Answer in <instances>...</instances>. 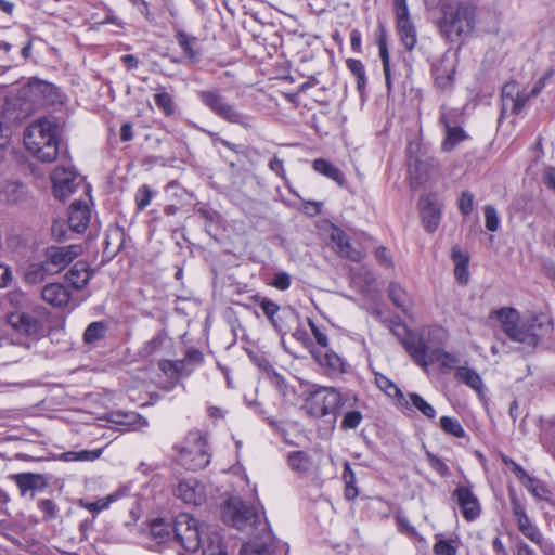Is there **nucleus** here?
Instances as JSON below:
<instances>
[{
    "label": "nucleus",
    "instance_id": "ea45409f",
    "mask_svg": "<svg viewBox=\"0 0 555 555\" xmlns=\"http://www.w3.org/2000/svg\"><path fill=\"white\" fill-rule=\"evenodd\" d=\"M519 86L516 81L506 82L501 91L502 113L508 111L509 103L519 94Z\"/></svg>",
    "mask_w": 555,
    "mask_h": 555
},
{
    "label": "nucleus",
    "instance_id": "39448f33",
    "mask_svg": "<svg viewBox=\"0 0 555 555\" xmlns=\"http://www.w3.org/2000/svg\"><path fill=\"white\" fill-rule=\"evenodd\" d=\"M179 463L188 469L201 470L210 463L207 437L198 430L190 431L181 446L176 447Z\"/></svg>",
    "mask_w": 555,
    "mask_h": 555
},
{
    "label": "nucleus",
    "instance_id": "c85d7f7f",
    "mask_svg": "<svg viewBox=\"0 0 555 555\" xmlns=\"http://www.w3.org/2000/svg\"><path fill=\"white\" fill-rule=\"evenodd\" d=\"M397 28L401 42L409 51H411L417 42V35L410 17L397 18Z\"/></svg>",
    "mask_w": 555,
    "mask_h": 555
},
{
    "label": "nucleus",
    "instance_id": "e2e57ef3",
    "mask_svg": "<svg viewBox=\"0 0 555 555\" xmlns=\"http://www.w3.org/2000/svg\"><path fill=\"white\" fill-rule=\"evenodd\" d=\"M164 337L162 335H156L150 341H147L143 348V352L145 356H151L155 351H157L163 345Z\"/></svg>",
    "mask_w": 555,
    "mask_h": 555
},
{
    "label": "nucleus",
    "instance_id": "7ed1b4c3",
    "mask_svg": "<svg viewBox=\"0 0 555 555\" xmlns=\"http://www.w3.org/2000/svg\"><path fill=\"white\" fill-rule=\"evenodd\" d=\"M438 28L442 37L455 42L469 36L475 28L476 7L468 2L442 0Z\"/></svg>",
    "mask_w": 555,
    "mask_h": 555
},
{
    "label": "nucleus",
    "instance_id": "3c124183",
    "mask_svg": "<svg viewBox=\"0 0 555 555\" xmlns=\"http://www.w3.org/2000/svg\"><path fill=\"white\" fill-rule=\"evenodd\" d=\"M52 235L56 241H66L69 238L68 233L72 232L65 221H55L51 229Z\"/></svg>",
    "mask_w": 555,
    "mask_h": 555
},
{
    "label": "nucleus",
    "instance_id": "4d7b16f0",
    "mask_svg": "<svg viewBox=\"0 0 555 555\" xmlns=\"http://www.w3.org/2000/svg\"><path fill=\"white\" fill-rule=\"evenodd\" d=\"M260 307L263 313L268 317L273 325H275L274 315L279 312L280 307L268 298H262L260 300Z\"/></svg>",
    "mask_w": 555,
    "mask_h": 555
},
{
    "label": "nucleus",
    "instance_id": "79ce46f5",
    "mask_svg": "<svg viewBox=\"0 0 555 555\" xmlns=\"http://www.w3.org/2000/svg\"><path fill=\"white\" fill-rule=\"evenodd\" d=\"M176 38L179 46L190 59H195L197 56V52L194 49L197 42L195 37H190L184 31L179 30L176 34Z\"/></svg>",
    "mask_w": 555,
    "mask_h": 555
},
{
    "label": "nucleus",
    "instance_id": "de8ad7c7",
    "mask_svg": "<svg viewBox=\"0 0 555 555\" xmlns=\"http://www.w3.org/2000/svg\"><path fill=\"white\" fill-rule=\"evenodd\" d=\"M433 354H434V361L435 360L439 361L443 367L452 369L459 362V359L454 354L444 352L440 349L434 350Z\"/></svg>",
    "mask_w": 555,
    "mask_h": 555
},
{
    "label": "nucleus",
    "instance_id": "6ab92c4d",
    "mask_svg": "<svg viewBox=\"0 0 555 555\" xmlns=\"http://www.w3.org/2000/svg\"><path fill=\"white\" fill-rule=\"evenodd\" d=\"M513 472L516 476V478L526 487V489L537 499L548 501L551 498V492L548 488L541 482L540 480H537L532 477H530L526 470L515 463L514 461H509Z\"/></svg>",
    "mask_w": 555,
    "mask_h": 555
},
{
    "label": "nucleus",
    "instance_id": "a19ab883",
    "mask_svg": "<svg viewBox=\"0 0 555 555\" xmlns=\"http://www.w3.org/2000/svg\"><path fill=\"white\" fill-rule=\"evenodd\" d=\"M154 101L157 107L166 115L171 116L176 112V105L172 96L166 92L160 91L154 95Z\"/></svg>",
    "mask_w": 555,
    "mask_h": 555
},
{
    "label": "nucleus",
    "instance_id": "774afa93",
    "mask_svg": "<svg viewBox=\"0 0 555 555\" xmlns=\"http://www.w3.org/2000/svg\"><path fill=\"white\" fill-rule=\"evenodd\" d=\"M516 555H538L526 542L518 541L515 544Z\"/></svg>",
    "mask_w": 555,
    "mask_h": 555
},
{
    "label": "nucleus",
    "instance_id": "680f3d73",
    "mask_svg": "<svg viewBox=\"0 0 555 555\" xmlns=\"http://www.w3.org/2000/svg\"><path fill=\"white\" fill-rule=\"evenodd\" d=\"M378 50L383 63V69H387L388 67H390V56L387 48V42L384 36H380L378 38Z\"/></svg>",
    "mask_w": 555,
    "mask_h": 555
},
{
    "label": "nucleus",
    "instance_id": "5fc2aeb1",
    "mask_svg": "<svg viewBox=\"0 0 555 555\" xmlns=\"http://www.w3.org/2000/svg\"><path fill=\"white\" fill-rule=\"evenodd\" d=\"M309 327L314 336L315 341L322 348H327L328 337L311 319L308 320Z\"/></svg>",
    "mask_w": 555,
    "mask_h": 555
},
{
    "label": "nucleus",
    "instance_id": "b1692460",
    "mask_svg": "<svg viewBox=\"0 0 555 555\" xmlns=\"http://www.w3.org/2000/svg\"><path fill=\"white\" fill-rule=\"evenodd\" d=\"M451 259L454 263V275L460 284H466L469 280L468 262L469 255L460 246L451 249Z\"/></svg>",
    "mask_w": 555,
    "mask_h": 555
},
{
    "label": "nucleus",
    "instance_id": "f704fd0d",
    "mask_svg": "<svg viewBox=\"0 0 555 555\" xmlns=\"http://www.w3.org/2000/svg\"><path fill=\"white\" fill-rule=\"evenodd\" d=\"M102 454L101 449L96 450H81V451H68L63 453L62 457L68 462H93L98 460Z\"/></svg>",
    "mask_w": 555,
    "mask_h": 555
},
{
    "label": "nucleus",
    "instance_id": "69168bd1",
    "mask_svg": "<svg viewBox=\"0 0 555 555\" xmlns=\"http://www.w3.org/2000/svg\"><path fill=\"white\" fill-rule=\"evenodd\" d=\"M347 67L356 77L365 74L364 65L359 60L349 59L347 61Z\"/></svg>",
    "mask_w": 555,
    "mask_h": 555
},
{
    "label": "nucleus",
    "instance_id": "2eb2a0df",
    "mask_svg": "<svg viewBox=\"0 0 555 555\" xmlns=\"http://www.w3.org/2000/svg\"><path fill=\"white\" fill-rule=\"evenodd\" d=\"M56 198L64 201L73 194L78 185L76 172L66 167H56L51 176Z\"/></svg>",
    "mask_w": 555,
    "mask_h": 555
},
{
    "label": "nucleus",
    "instance_id": "13d9d810",
    "mask_svg": "<svg viewBox=\"0 0 555 555\" xmlns=\"http://www.w3.org/2000/svg\"><path fill=\"white\" fill-rule=\"evenodd\" d=\"M474 196L470 192H463L459 201V209L464 216L473 211Z\"/></svg>",
    "mask_w": 555,
    "mask_h": 555
},
{
    "label": "nucleus",
    "instance_id": "412c9836",
    "mask_svg": "<svg viewBox=\"0 0 555 555\" xmlns=\"http://www.w3.org/2000/svg\"><path fill=\"white\" fill-rule=\"evenodd\" d=\"M313 358L324 369L327 374L338 375L347 372V362L332 350L312 351Z\"/></svg>",
    "mask_w": 555,
    "mask_h": 555
},
{
    "label": "nucleus",
    "instance_id": "393cba45",
    "mask_svg": "<svg viewBox=\"0 0 555 555\" xmlns=\"http://www.w3.org/2000/svg\"><path fill=\"white\" fill-rule=\"evenodd\" d=\"M92 271L85 261L76 262L65 278L75 289H82L92 276Z\"/></svg>",
    "mask_w": 555,
    "mask_h": 555
},
{
    "label": "nucleus",
    "instance_id": "dca6fc26",
    "mask_svg": "<svg viewBox=\"0 0 555 555\" xmlns=\"http://www.w3.org/2000/svg\"><path fill=\"white\" fill-rule=\"evenodd\" d=\"M513 515L516 519L517 527L519 531L528 538L531 542L535 543L540 547L544 545V539L540 530L535 525L531 522L529 517L526 514L524 506L517 501V499L513 498L511 500Z\"/></svg>",
    "mask_w": 555,
    "mask_h": 555
},
{
    "label": "nucleus",
    "instance_id": "9b49d317",
    "mask_svg": "<svg viewBox=\"0 0 555 555\" xmlns=\"http://www.w3.org/2000/svg\"><path fill=\"white\" fill-rule=\"evenodd\" d=\"M455 117L456 112L448 111L444 106L441 108L440 122L446 133L441 147L444 152H451L457 144L469 138L465 130L456 125Z\"/></svg>",
    "mask_w": 555,
    "mask_h": 555
},
{
    "label": "nucleus",
    "instance_id": "0eeeda50",
    "mask_svg": "<svg viewBox=\"0 0 555 555\" xmlns=\"http://www.w3.org/2000/svg\"><path fill=\"white\" fill-rule=\"evenodd\" d=\"M341 395L333 387H320L307 399V409L312 416L322 417L332 414L340 405Z\"/></svg>",
    "mask_w": 555,
    "mask_h": 555
},
{
    "label": "nucleus",
    "instance_id": "423d86ee",
    "mask_svg": "<svg viewBox=\"0 0 555 555\" xmlns=\"http://www.w3.org/2000/svg\"><path fill=\"white\" fill-rule=\"evenodd\" d=\"M199 100L216 115L224 120L248 127V118L240 113L233 105L228 103L225 99L217 90H202L197 92Z\"/></svg>",
    "mask_w": 555,
    "mask_h": 555
},
{
    "label": "nucleus",
    "instance_id": "6e6d98bb",
    "mask_svg": "<svg viewBox=\"0 0 555 555\" xmlns=\"http://www.w3.org/2000/svg\"><path fill=\"white\" fill-rule=\"evenodd\" d=\"M530 95H527L522 92H519V94L509 103L508 111L513 115H518L529 101Z\"/></svg>",
    "mask_w": 555,
    "mask_h": 555
},
{
    "label": "nucleus",
    "instance_id": "49530a36",
    "mask_svg": "<svg viewBox=\"0 0 555 555\" xmlns=\"http://www.w3.org/2000/svg\"><path fill=\"white\" fill-rule=\"evenodd\" d=\"M487 230L496 232L500 228V218L496 209L492 205H486L483 208Z\"/></svg>",
    "mask_w": 555,
    "mask_h": 555
},
{
    "label": "nucleus",
    "instance_id": "a18cd8bd",
    "mask_svg": "<svg viewBox=\"0 0 555 555\" xmlns=\"http://www.w3.org/2000/svg\"><path fill=\"white\" fill-rule=\"evenodd\" d=\"M409 397L413 406H415L425 416L428 418H434L436 416V410L420 395L410 393Z\"/></svg>",
    "mask_w": 555,
    "mask_h": 555
},
{
    "label": "nucleus",
    "instance_id": "1a4fd4ad",
    "mask_svg": "<svg viewBox=\"0 0 555 555\" xmlns=\"http://www.w3.org/2000/svg\"><path fill=\"white\" fill-rule=\"evenodd\" d=\"M202 555H228L221 544V537L218 532H211L206 542H202ZM273 550L267 543L248 542L241 548V555H272Z\"/></svg>",
    "mask_w": 555,
    "mask_h": 555
},
{
    "label": "nucleus",
    "instance_id": "bf43d9fd",
    "mask_svg": "<svg viewBox=\"0 0 555 555\" xmlns=\"http://www.w3.org/2000/svg\"><path fill=\"white\" fill-rule=\"evenodd\" d=\"M271 284L280 291H285L291 286V276L286 272L275 273Z\"/></svg>",
    "mask_w": 555,
    "mask_h": 555
},
{
    "label": "nucleus",
    "instance_id": "a211bd4d",
    "mask_svg": "<svg viewBox=\"0 0 555 555\" xmlns=\"http://www.w3.org/2000/svg\"><path fill=\"white\" fill-rule=\"evenodd\" d=\"M455 69L456 61L450 55H443L434 66L435 82L440 90H449L452 88Z\"/></svg>",
    "mask_w": 555,
    "mask_h": 555
},
{
    "label": "nucleus",
    "instance_id": "9d476101",
    "mask_svg": "<svg viewBox=\"0 0 555 555\" xmlns=\"http://www.w3.org/2000/svg\"><path fill=\"white\" fill-rule=\"evenodd\" d=\"M83 253L80 244H72L68 246H50L46 250L47 266L52 272L59 273L70 264L76 258Z\"/></svg>",
    "mask_w": 555,
    "mask_h": 555
},
{
    "label": "nucleus",
    "instance_id": "4468645a",
    "mask_svg": "<svg viewBox=\"0 0 555 555\" xmlns=\"http://www.w3.org/2000/svg\"><path fill=\"white\" fill-rule=\"evenodd\" d=\"M330 241L332 248L343 258L360 262L365 256L361 248L351 245L348 235L337 227L331 228Z\"/></svg>",
    "mask_w": 555,
    "mask_h": 555
},
{
    "label": "nucleus",
    "instance_id": "c756f323",
    "mask_svg": "<svg viewBox=\"0 0 555 555\" xmlns=\"http://www.w3.org/2000/svg\"><path fill=\"white\" fill-rule=\"evenodd\" d=\"M388 295L392 304L408 313L412 308V301L406 291L397 282H391L388 286Z\"/></svg>",
    "mask_w": 555,
    "mask_h": 555
},
{
    "label": "nucleus",
    "instance_id": "338daca9",
    "mask_svg": "<svg viewBox=\"0 0 555 555\" xmlns=\"http://www.w3.org/2000/svg\"><path fill=\"white\" fill-rule=\"evenodd\" d=\"M39 508L49 518L55 516V504L51 500H41L39 502Z\"/></svg>",
    "mask_w": 555,
    "mask_h": 555
},
{
    "label": "nucleus",
    "instance_id": "4c0bfd02",
    "mask_svg": "<svg viewBox=\"0 0 555 555\" xmlns=\"http://www.w3.org/2000/svg\"><path fill=\"white\" fill-rule=\"evenodd\" d=\"M106 333V325L103 322H92L88 325L83 333V341L86 344H93L104 338Z\"/></svg>",
    "mask_w": 555,
    "mask_h": 555
},
{
    "label": "nucleus",
    "instance_id": "c03bdc74",
    "mask_svg": "<svg viewBox=\"0 0 555 555\" xmlns=\"http://www.w3.org/2000/svg\"><path fill=\"white\" fill-rule=\"evenodd\" d=\"M158 366L166 375L183 374L185 372V360H162Z\"/></svg>",
    "mask_w": 555,
    "mask_h": 555
},
{
    "label": "nucleus",
    "instance_id": "37998d69",
    "mask_svg": "<svg viewBox=\"0 0 555 555\" xmlns=\"http://www.w3.org/2000/svg\"><path fill=\"white\" fill-rule=\"evenodd\" d=\"M41 481L40 475L35 474H20L16 476V482L20 487L22 493H25L29 490L37 489Z\"/></svg>",
    "mask_w": 555,
    "mask_h": 555
},
{
    "label": "nucleus",
    "instance_id": "c9c22d12",
    "mask_svg": "<svg viewBox=\"0 0 555 555\" xmlns=\"http://www.w3.org/2000/svg\"><path fill=\"white\" fill-rule=\"evenodd\" d=\"M375 384L388 397L403 399L402 391L398 388V386L393 382H391L385 375H383L380 373H376L375 374Z\"/></svg>",
    "mask_w": 555,
    "mask_h": 555
},
{
    "label": "nucleus",
    "instance_id": "2f4dec72",
    "mask_svg": "<svg viewBox=\"0 0 555 555\" xmlns=\"http://www.w3.org/2000/svg\"><path fill=\"white\" fill-rule=\"evenodd\" d=\"M124 492H125V490L117 491V492L112 493L105 498L99 499L94 502L80 500L79 506H81V507L88 509L89 512H91L92 514L96 515L101 511L107 508L111 505V503L115 502L118 498L124 495Z\"/></svg>",
    "mask_w": 555,
    "mask_h": 555
},
{
    "label": "nucleus",
    "instance_id": "f257e3e1",
    "mask_svg": "<svg viewBox=\"0 0 555 555\" xmlns=\"http://www.w3.org/2000/svg\"><path fill=\"white\" fill-rule=\"evenodd\" d=\"M494 313L504 334L512 341L519 344L520 349L528 353L532 352L541 339L552 332V319L543 312L520 315L516 309L505 307Z\"/></svg>",
    "mask_w": 555,
    "mask_h": 555
},
{
    "label": "nucleus",
    "instance_id": "bb28decb",
    "mask_svg": "<svg viewBox=\"0 0 555 555\" xmlns=\"http://www.w3.org/2000/svg\"><path fill=\"white\" fill-rule=\"evenodd\" d=\"M421 215L425 229L430 233L435 232L439 225L441 217L439 206L437 204L430 203L428 201L424 202L422 199Z\"/></svg>",
    "mask_w": 555,
    "mask_h": 555
},
{
    "label": "nucleus",
    "instance_id": "5701e85b",
    "mask_svg": "<svg viewBox=\"0 0 555 555\" xmlns=\"http://www.w3.org/2000/svg\"><path fill=\"white\" fill-rule=\"evenodd\" d=\"M42 299L54 308H63L69 304L72 294L61 283H50L41 291Z\"/></svg>",
    "mask_w": 555,
    "mask_h": 555
},
{
    "label": "nucleus",
    "instance_id": "aec40b11",
    "mask_svg": "<svg viewBox=\"0 0 555 555\" xmlns=\"http://www.w3.org/2000/svg\"><path fill=\"white\" fill-rule=\"evenodd\" d=\"M9 324L20 334L36 336L41 328L40 322L25 312H13L8 317Z\"/></svg>",
    "mask_w": 555,
    "mask_h": 555
},
{
    "label": "nucleus",
    "instance_id": "8fccbe9b",
    "mask_svg": "<svg viewBox=\"0 0 555 555\" xmlns=\"http://www.w3.org/2000/svg\"><path fill=\"white\" fill-rule=\"evenodd\" d=\"M152 199V191L147 185H142L138 189L135 194V203L140 210L147 207Z\"/></svg>",
    "mask_w": 555,
    "mask_h": 555
},
{
    "label": "nucleus",
    "instance_id": "72a5a7b5",
    "mask_svg": "<svg viewBox=\"0 0 555 555\" xmlns=\"http://www.w3.org/2000/svg\"><path fill=\"white\" fill-rule=\"evenodd\" d=\"M288 464L291 468L297 473H307L313 467L311 457L304 451L289 453Z\"/></svg>",
    "mask_w": 555,
    "mask_h": 555
},
{
    "label": "nucleus",
    "instance_id": "cd10ccee",
    "mask_svg": "<svg viewBox=\"0 0 555 555\" xmlns=\"http://www.w3.org/2000/svg\"><path fill=\"white\" fill-rule=\"evenodd\" d=\"M313 169L320 175L333 180L338 185L343 186L346 183L345 175L341 170L324 158H317L313 160Z\"/></svg>",
    "mask_w": 555,
    "mask_h": 555
},
{
    "label": "nucleus",
    "instance_id": "58836bf2",
    "mask_svg": "<svg viewBox=\"0 0 555 555\" xmlns=\"http://www.w3.org/2000/svg\"><path fill=\"white\" fill-rule=\"evenodd\" d=\"M440 427L446 434L452 435L456 438H464L466 436L465 429L454 417L442 416L440 418Z\"/></svg>",
    "mask_w": 555,
    "mask_h": 555
},
{
    "label": "nucleus",
    "instance_id": "f03ea898",
    "mask_svg": "<svg viewBox=\"0 0 555 555\" xmlns=\"http://www.w3.org/2000/svg\"><path fill=\"white\" fill-rule=\"evenodd\" d=\"M24 143L26 150L38 160L54 162L59 155V124L52 117L34 120L25 130Z\"/></svg>",
    "mask_w": 555,
    "mask_h": 555
},
{
    "label": "nucleus",
    "instance_id": "20e7f679",
    "mask_svg": "<svg viewBox=\"0 0 555 555\" xmlns=\"http://www.w3.org/2000/svg\"><path fill=\"white\" fill-rule=\"evenodd\" d=\"M223 517L227 522L241 531H247L250 534L260 533L264 540L257 542L260 544L267 543L274 551L275 546L269 531V525L255 506L247 505L240 498L232 496L227 501Z\"/></svg>",
    "mask_w": 555,
    "mask_h": 555
},
{
    "label": "nucleus",
    "instance_id": "0e129e2a",
    "mask_svg": "<svg viewBox=\"0 0 555 555\" xmlns=\"http://www.w3.org/2000/svg\"><path fill=\"white\" fill-rule=\"evenodd\" d=\"M269 168L272 172L280 176L281 178H285L284 163L278 156H273L269 162Z\"/></svg>",
    "mask_w": 555,
    "mask_h": 555
},
{
    "label": "nucleus",
    "instance_id": "f8f14e48",
    "mask_svg": "<svg viewBox=\"0 0 555 555\" xmlns=\"http://www.w3.org/2000/svg\"><path fill=\"white\" fill-rule=\"evenodd\" d=\"M438 163L431 156L411 157L409 160V179L412 189H420L429 181Z\"/></svg>",
    "mask_w": 555,
    "mask_h": 555
},
{
    "label": "nucleus",
    "instance_id": "09e8293b",
    "mask_svg": "<svg viewBox=\"0 0 555 555\" xmlns=\"http://www.w3.org/2000/svg\"><path fill=\"white\" fill-rule=\"evenodd\" d=\"M362 421V414L359 411H348L341 421L343 429H353L359 426Z\"/></svg>",
    "mask_w": 555,
    "mask_h": 555
},
{
    "label": "nucleus",
    "instance_id": "7c9ffc66",
    "mask_svg": "<svg viewBox=\"0 0 555 555\" xmlns=\"http://www.w3.org/2000/svg\"><path fill=\"white\" fill-rule=\"evenodd\" d=\"M454 376L459 382L464 383L477 392H481L483 389V382L480 375L468 366H457Z\"/></svg>",
    "mask_w": 555,
    "mask_h": 555
},
{
    "label": "nucleus",
    "instance_id": "4be33fe9",
    "mask_svg": "<svg viewBox=\"0 0 555 555\" xmlns=\"http://www.w3.org/2000/svg\"><path fill=\"white\" fill-rule=\"evenodd\" d=\"M91 212L87 204L76 201L69 207L68 227L70 231L82 233L88 228Z\"/></svg>",
    "mask_w": 555,
    "mask_h": 555
},
{
    "label": "nucleus",
    "instance_id": "603ef678",
    "mask_svg": "<svg viewBox=\"0 0 555 555\" xmlns=\"http://www.w3.org/2000/svg\"><path fill=\"white\" fill-rule=\"evenodd\" d=\"M426 456L430 467L434 470H436L440 476L444 477L449 475V467L440 457L434 455L430 452H427Z\"/></svg>",
    "mask_w": 555,
    "mask_h": 555
},
{
    "label": "nucleus",
    "instance_id": "6e6552de",
    "mask_svg": "<svg viewBox=\"0 0 555 555\" xmlns=\"http://www.w3.org/2000/svg\"><path fill=\"white\" fill-rule=\"evenodd\" d=\"M175 538L188 552H196L201 544V531L197 521L188 513L179 514L175 519Z\"/></svg>",
    "mask_w": 555,
    "mask_h": 555
},
{
    "label": "nucleus",
    "instance_id": "052dcab7",
    "mask_svg": "<svg viewBox=\"0 0 555 555\" xmlns=\"http://www.w3.org/2000/svg\"><path fill=\"white\" fill-rule=\"evenodd\" d=\"M434 552L437 555H455V547L450 541L440 540L434 545Z\"/></svg>",
    "mask_w": 555,
    "mask_h": 555
},
{
    "label": "nucleus",
    "instance_id": "ddd939ff",
    "mask_svg": "<svg viewBox=\"0 0 555 555\" xmlns=\"http://www.w3.org/2000/svg\"><path fill=\"white\" fill-rule=\"evenodd\" d=\"M452 500H454L467 521L476 520L481 514V505L468 486L460 485L452 493Z\"/></svg>",
    "mask_w": 555,
    "mask_h": 555
},
{
    "label": "nucleus",
    "instance_id": "e433bc0d",
    "mask_svg": "<svg viewBox=\"0 0 555 555\" xmlns=\"http://www.w3.org/2000/svg\"><path fill=\"white\" fill-rule=\"evenodd\" d=\"M343 479L345 481V496L348 500H352L358 495V489L356 487V476L348 462L344 464Z\"/></svg>",
    "mask_w": 555,
    "mask_h": 555
},
{
    "label": "nucleus",
    "instance_id": "864d4df0",
    "mask_svg": "<svg viewBox=\"0 0 555 555\" xmlns=\"http://www.w3.org/2000/svg\"><path fill=\"white\" fill-rule=\"evenodd\" d=\"M375 258L380 266L388 269L393 268L392 256L385 246H379L375 249Z\"/></svg>",
    "mask_w": 555,
    "mask_h": 555
},
{
    "label": "nucleus",
    "instance_id": "a878e982",
    "mask_svg": "<svg viewBox=\"0 0 555 555\" xmlns=\"http://www.w3.org/2000/svg\"><path fill=\"white\" fill-rule=\"evenodd\" d=\"M403 345L411 357L423 367H427L434 362L433 352L429 353L427 345L422 339L412 341L405 340Z\"/></svg>",
    "mask_w": 555,
    "mask_h": 555
},
{
    "label": "nucleus",
    "instance_id": "f3484780",
    "mask_svg": "<svg viewBox=\"0 0 555 555\" xmlns=\"http://www.w3.org/2000/svg\"><path fill=\"white\" fill-rule=\"evenodd\" d=\"M175 493L177 498L190 505H201L206 500L205 488L195 478L180 480Z\"/></svg>",
    "mask_w": 555,
    "mask_h": 555
},
{
    "label": "nucleus",
    "instance_id": "473e14b6",
    "mask_svg": "<svg viewBox=\"0 0 555 555\" xmlns=\"http://www.w3.org/2000/svg\"><path fill=\"white\" fill-rule=\"evenodd\" d=\"M54 274L50 267L47 266V261L31 263L25 272V280L30 284H38L42 282L47 275Z\"/></svg>",
    "mask_w": 555,
    "mask_h": 555
}]
</instances>
